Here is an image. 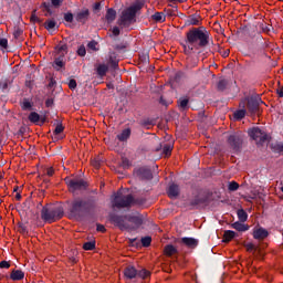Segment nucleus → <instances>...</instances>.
Listing matches in <instances>:
<instances>
[{"instance_id":"31","label":"nucleus","mask_w":283,"mask_h":283,"mask_svg":"<svg viewBox=\"0 0 283 283\" xmlns=\"http://www.w3.org/2000/svg\"><path fill=\"white\" fill-rule=\"evenodd\" d=\"M21 108L23 112H32V102L28 98H24L21 104Z\"/></svg>"},{"instance_id":"17","label":"nucleus","mask_w":283,"mask_h":283,"mask_svg":"<svg viewBox=\"0 0 283 283\" xmlns=\"http://www.w3.org/2000/svg\"><path fill=\"white\" fill-rule=\"evenodd\" d=\"M90 19V9H84L75 14V21L85 25Z\"/></svg>"},{"instance_id":"23","label":"nucleus","mask_w":283,"mask_h":283,"mask_svg":"<svg viewBox=\"0 0 283 283\" xmlns=\"http://www.w3.org/2000/svg\"><path fill=\"white\" fill-rule=\"evenodd\" d=\"M65 56V54L60 55L59 57H56L53 62V67L54 70H56L59 72V70H61V67H65V62H63V57Z\"/></svg>"},{"instance_id":"48","label":"nucleus","mask_w":283,"mask_h":283,"mask_svg":"<svg viewBox=\"0 0 283 283\" xmlns=\"http://www.w3.org/2000/svg\"><path fill=\"white\" fill-rule=\"evenodd\" d=\"M122 167H123V169H129V167H132V163L129 161V159L123 158L122 159Z\"/></svg>"},{"instance_id":"50","label":"nucleus","mask_w":283,"mask_h":283,"mask_svg":"<svg viewBox=\"0 0 283 283\" xmlns=\"http://www.w3.org/2000/svg\"><path fill=\"white\" fill-rule=\"evenodd\" d=\"M149 125H154V119H144L142 120V127H149Z\"/></svg>"},{"instance_id":"38","label":"nucleus","mask_w":283,"mask_h":283,"mask_svg":"<svg viewBox=\"0 0 283 283\" xmlns=\"http://www.w3.org/2000/svg\"><path fill=\"white\" fill-rule=\"evenodd\" d=\"M229 85V81L227 80H220L217 84V87L219 90V92H224V90H227V86Z\"/></svg>"},{"instance_id":"11","label":"nucleus","mask_w":283,"mask_h":283,"mask_svg":"<svg viewBox=\"0 0 283 283\" xmlns=\"http://www.w3.org/2000/svg\"><path fill=\"white\" fill-rule=\"evenodd\" d=\"M134 174L139 178V180H153L154 178V174L148 167L137 168L134 170Z\"/></svg>"},{"instance_id":"43","label":"nucleus","mask_w":283,"mask_h":283,"mask_svg":"<svg viewBox=\"0 0 283 283\" xmlns=\"http://www.w3.org/2000/svg\"><path fill=\"white\" fill-rule=\"evenodd\" d=\"M142 245L147 248L151 247V237H143L142 238Z\"/></svg>"},{"instance_id":"56","label":"nucleus","mask_w":283,"mask_h":283,"mask_svg":"<svg viewBox=\"0 0 283 283\" xmlns=\"http://www.w3.org/2000/svg\"><path fill=\"white\" fill-rule=\"evenodd\" d=\"M261 30H262V32H265L266 34H269V32L271 31V27H269L264 23H261Z\"/></svg>"},{"instance_id":"9","label":"nucleus","mask_w":283,"mask_h":283,"mask_svg":"<svg viewBox=\"0 0 283 283\" xmlns=\"http://www.w3.org/2000/svg\"><path fill=\"white\" fill-rule=\"evenodd\" d=\"M248 134L252 140H255L256 145H264L269 140V135L266 132L262 130L260 127H252L248 130Z\"/></svg>"},{"instance_id":"55","label":"nucleus","mask_w":283,"mask_h":283,"mask_svg":"<svg viewBox=\"0 0 283 283\" xmlns=\"http://www.w3.org/2000/svg\"><path fill=\"white\" fill-rule=\"evenodd\" d=\"M53 8H61L63 0H51Z\"/></svg>"},{"instance_id":"1","label":"nucleus","mask_w":283,"mask_h":283,"mask_svg":"<svg viewBox=\"0 0 283 283\" xmlns=\"http://www.w3.org/2000/svg\"><path fill=\"white\" fill-rule=\"evenodd\" d=\"M184 54L191 56L196 54V50L207 48L209 45V31L207 28H192L186 33V39L181 42Z\"/></svg>"},{"instance_id":"7","label":"nucleus","mask_w":283,"mask_h":283,"mask_svg":"<svg viewBox=\"0 0 283 283\" xmlns=\"http://www.w3.org/2000/svg\"><path fill=\"white\" fill-rule=\"evenodd\" d=\"M226 143L231 154H240L244 145V136L242 133H232L228 135Z\"/></svg>"},{"instance_id":"21","label":"nucleus","mask_w":283,"mask_h":283,"mask_svg":"<svg viewBox=\"0 0 283 283\" xmlns=\"http://www.w3.org/2000/svg\"><path fill=\"white\" fill-rule=\"evenodd\" d=\"M25 277V272L22 270H12L10 273V280L13 282H19Z\"/></svg>"},{"instance_id":"19","label":"nucleus","mask_w":283,"mask_h":283,"mask_svg":"<svg viewBox=\"0 0 283 283\" xmlns=\"http://www.w3.org/2000/svg\"><path fill=\"white\" fill-rule=\"evenodd\" d=\"M168 198H178L180 196V186L171 184L167 190Z\"/></svg>"},{"instance_id":"30","label":"nucleus","mask_w":283,"mask_h":283,"mask_svg":"<svg viewBox=\"0 0 283 283\" xmlns=\"http://www.w3.org/2000/svg\"><path fill=\"white\" fill-rule=\"evenodd\" d=\"M164 251H165L166 255H168V256H171V255L178 253V249H176V247H174L171 244L166 245Z\"/></svg>"},{"instance_id":"29","label":"nucleus","mask_w":283,"mask_h":283,"mask_svg":"<svg viewBox=\"0 0 283 283\" xmlns=\"http://www.w3.org/2000/svg\"><path fill=\"white\" fill-rule=\"evenodd\" d=\"M153 21H156V23H165V13L163 12H156L151 15Z\"/></svg>"},{"instance_id":"58","label":"nucleus","mask_w":283,"mask_h":283,"mask_svg":"<svg viewBox=\"0 0 283 283\" xmlns=\"http://www.w3.org/2000/svg\"><path fill=\"white\" fill-rule=\"evenodd\" d=\"M59 52H64L62 54H67V44H62L59 46Z\"/></svg>"},{"instance_id":"12","label":"nucleus","mask_w":283,"mask_h":283,"mask_svg":"<svg viewBox=\"0 0 283 283\" xmlns=\"http://www.w3.org/2000/svg\"><path fill=\"white\" fill-rule=\"evenodd\" d=\"M209 202V197L205 195V192H198L191 200H190V207H193L195 209H198V207L202 205H207Z\"/></svg>"},{"instance_id":"5","label":"nucleus","mask_w":283,"mask_h":283,"mask_svg":"<svg viewBox=\"0 0 283 283\" xmlns=\"http://www.w3.org/2000/svg\"><path fill=\"white\" fill-rule=\"evenodd\" d=\"M63 216H65V211L61 206L46 205L41 210V219L43 222H48L49 224L61 220Z\"/></svg>"},{"instance_id":"37","label":"nucleus","mask_w":283,"mask_h":283,"mask_svg":"<svg viewBox=\"0 0 283 283\" xmlns=\"http://www.w3.org/2000/svg\"><path fill=\"white\" fill-rule=\"evenodd\" d=\"M172 149H174V146H171V144H166V145H164V147H163V154H164L166 157H169V156H171Z\"/></svg>"},{"instance_id":"28","label":"nucleus","mask_w":283,"mask_h":283,"mask_svg":"<svg viewBox=\"0 0 283 283\" xmlns=\"http://www.w3.org/2000/svg\"><path fill=\"white\" fill-rule=\"evenodd\" d=\"M237 216L239 218V222H247V220H249V214L247 211H244V209H239L237 211Z\"/></svg>"},{"instance_id":"36","label":"nucleus","mask_w":283,"mask_h":283,"mask_svg":"<svg viewBox=\"0 0 283 283\" xmlns=\"http://www.w3.org/2000/svg\"><path fill=\"white\" fill-rule=\"evenodd\" d=\"M87 50H91L92 52H98V42L96 40H92L87 43Z\"/></svg>"},{"instance_id":"35","label":"nucleus","mask_w":283,"mask_h":283,"mask_svg":"<svg viewBox=\"0 0 283 283\" xmlns=\"http://www.w3.org/2000/svg\"><path fill=\"white\" fill-rule=\"evenodd\" d=\"M149 275H151V273L149 271H147V269H142V270L137 271V277H140L142 280H147V277H149Z\"/></svg>"},{"instance_id":"61","label":"nucleus","mask_w":283,"mask_h":283,"mask_svg":"<svg viewBox=\"0 0 283 283\" xmlns=\"http://www.w3.org/2000/svg\"><path fill=\"white\" fill-rule=\"evenodd\" d=\"M46 176H50V177L54 176V168H48Z\"/></svg>"},{"instance_id":"62","label":"nucleus","mask_w":283,"mask_h":283,"mask_svg":"<svg viewBox=\"0 0 283 283\" xmlns=\"http://www.w3.org/2000/svg\"><path fill=\"white\" fill-rule=\"evenodd\" d=\"M97 231H101L102 233H105L106 229L103 224H97Z\"/></svg>"},{"instance_id":"39","label":"nucleus","mask_w":283,"mask_h":283,"mask_svg":"<svg viewBox=\"0 0 283 283\" xmlns=\"http://www.w3.org/2000/svg\"><path fill=\"white\" fill-rule=\"evenodd\" d=\"M247 116V109H239L234 113L235 120H242Z\"/></svg>"},{"instance_id":"51","label":"nucleus","mask_w":283,"mask_h":283,"mask_svg":"<svg viewBox=\"0 0 283 283\" xmlns=\"http://www.w3.org/2000/svg\"><path fill=\"white\" fill-rule=\"evenodd\" d=\"M109 36H120V29L118 27H114Z\"/></svg>"},{"instance_id":"60","label":"nucleus","mask_w":283,"mask_h":283,"mask_svg":"<svg viewBox=\"0 0 283 283\" xmlns=\"http://www.w3.org/2000/svg\"><path fill=\"white\" fill-rule=\"evenodd\" d=\"M245 248H247V251H253V249H255V245H253V243H247Z\"/></svg>"},{"instance_id":"4","label":"nucleus","mask_w":283,"mask_h":283,"mask_svg":"<svg viewBox=\"0 0 283 283\" xmlns=\"http://www.w3.org/2000/svg\"><path fill=\"white\" fill-rule=\"evenodd\" d=\"M144 6L145 3L143 2H136L135 4L126 8L124 11H122V15L117 20V24L120 28H129L132 23H136V14L143 10Z\"/></svg>"},{"instance_id":"18","label":"nucleus","mask_w":283,"mask_h":283,"mask_svg":"<svg viewBox=\"0 0 283 283\" xmlns=\"http://www.w3.org/2000/svg\"><path fill=\"white\" fill-rule=\"evenodd\" d=\"M252 235L254 240H266V238H269V230L264 228H254Z\"/></svg>"},{"instance_id":"2","label":"nucleus","mask_w":283,"mask_h":283,"mask_svg":"<svg viewBox=\"0 0 283 283\" xmlns=\"http://www.w3.org/2000/svg\"><path fill=\"white\" fill-rule=\"evenodd\" d=\"M96 205H98V197L94 195L76 197L70 205L69 213L71 218L81 220V218L94 213V211H96Z\"/></svg>"},{"instance_id":"8","label":"nucleus","mask_w":283,"mask_h":283,"mask_svg":"<svg viewBox=\"0 0 283 283\" xmlns=\"http://www.w3.org/2000/svg\"><path fill=\"white\" fill-rule=\"evenodd\" d=\"M64 182L69 187V191L71 193H75V191H85L88 187L87 181L83 179H72L70 177H66L64 179Z\"/></svg>"},{"instance_id":"20","label":"nucleus","mask_w":283,"mask_h":283,"mask_svg":"<svg viewBox=\"0 0 283 283\" xmlns=\"http://www.w3.org/2000/svg\"><path fill=\"white\" fill-rule=\"evenodd\" d=\"M130 136H132V128H125L124 130H122L120 134L116 136V138L117 140H119V143H127Z\"/></svg>"},{"instance_id":"14","label":"nucleus","mask_w":283,"mask_h":283,"mask_svg":"<svg viewBox=\"0 0 283 283\" xmlns=\"http://www.w3.org/2000/svg\"><path fill=\"white\" fill-rule=\"evenodd\" d=\"M179 244H184V247H187L188 249H196L199 241L195 238L184 237L180 239Z\"/></svg>"},{"instance_id":"64","label":"nucleus","mask_w":283,"mask_h":283,"mask_svg":"<svg viewBox=\"0 0 283 283\" xmlns=\"http://www.w3.org/2000/svg\"><path fill=\"white\" fill-rule=\"evenodd\" d=\"M94 10H101V2H96L93 7Z\"/></svg>"},{"instance_id":"25","label":"nucleus","mask_w":283,"mask_h":283,"mask_svg":"<svg viewBox=\"0 0 283 283\" xmlns=\"http://www.w3.org/2000/svg\"><path fill=\"white\" fill-rule=\"evenodd\" d=\"M28 118L30 123H33V125H39V123L41 122V115H39V113L36 112H31Z\"/></svg>"},{"instance_id":"16","label":"nucleus","mask_w":283,"mask_h":283,"mask_svg":"<svg viewBox=\"0 0 283 283\" xmlns=\"http://www.w3.org/2000/svg\"><path fill=\"white\" fill-rule=\"evenodd\" d=\"M124 277L125 280H135L138 277V270L134 265H128L124 269Z\"/></svg>"},{"instance_id":"47","label":"nucleus","mask_w":283,"mask_h":283,"mask_svg":"<svg viewBox=\"0 0 283 283\" xmlns=\"http://www.w3.org/2000/svg\"><path fill=\"white\" fill-rule=\"evenodd\" d=\"M30 21H31V23H41V19L39 17H36V10L32 11Z\"/></svg>"},{"instance_id":"46","label":"nucleus","mask_w":283,"mask_h":283,"mask_svg":"<svg viewBox=\"0 0 283 283\" xmlns=\"http://www.w3.org/2000/svg\"><path fill=\"white\" fill-rule=\"evenodd\" d=\"M64 21H66V23H73L74 14L72 12L64 13Z\"/></svg>"},{"instance_id":"59","label":"nucleus","mask_w":283,"mask_h":283,"mask_svg":"<svg viewBox=\"0 0 283 283\" xmlns=\"http://www.w3.org/2000/svg\"><path fill=\"white\" fill-rule=\"evenodd\" d=\"M45 105H46V107H52V105H54V99L48 98V99L45 101Z\"/></svg>"},{"instance_id":"52","label":"nucleus","mask_w":283,"mask_h":283,"mask_svg":"<svg viewBox=\"0 0 283 283\" xmlns=\"http://www.w3.org/2000/svg\"><path fill=\"white\" fill-rule=\"evenodd\" d=\"M63 129H64L63 125H62V124H59V125L55 127L53 134H55V136H59V134H62Z\"/></svg>"},{"instance_id":"54","label":"nucleus","mask_w":283,"mask_h":283,"mask_svg":"<svg viewBox=\"0 0 283 283\" xmlns=\"http://www.w3.org/2000/svg\"><path fill=\"white\" fill-rule=\"evenodd\" d=\"M0 48H3L4 50L8 49V39L6 38L0 39Z\"/></svg>"},{"instance_id":"42","label":"nucleus","mask_w":283,"mask_h":283,"mask_svg":"<svg viewBox=\"0 0 283 283\" xmlns=\"http://www.w3.org/2000/svg\"><path fill=\"white\" fill-rule=\"evenodd\" d=\"M44 28H45V30H54V28H56V21H54V20H48V21L44 23Z\"/></svg>"},{"instance_id":"33","label":"nucleus","mask_w":283,"mask_h":283,"mask_svg":"<svg viewBox=\"0 0 283 283\" xmlns=\"http://www.w3.org/2000/svg\"><path fill=\"white\" fill-rule=\"evenodd\" d=\"M188 25H200V15H190L188 19Z\"/></svg>"},{"instance_id":"34","label":"nucleus","mask_w":283,"mask_h":283,"mask_svg":"<svg viewBox=\"0 0 283 283\" xmlns=\"http://www.w3.org/2000/svg\"><path fill=\"white\" fill-rule=\"evenodd\" d=\"M147 202L145 198H134L133 197V207H143Z\"/></svg>"},{"instance_id":"24","label":"nucleus","mask_w":283,"mask_h":283,"mask_svg":"<svg viewBox=\"0 0 283 283\" xmlns=\"http://www.w3.org/2000/svg\"><path fill=\"white\" fill-rule=\"evenodd\" d=\"M231 227L232 229H235V231H240V232L249 231V226L242 223V221H237L232 223Z\"/></svg>"},{"instance_id":"13","label":"nucleus","mask_w":283,"mask_h":283,"mask_svg":"<svg viewBox=\"0 0 283 283\" xmlns=\"http://www.w3.org/2000/svg\"><path fill=\"white\" fill-rule=\"evenodd\" d=\"M193 54L188 55V70H193V67H198V63H200V56H202V60L207 59V55L202 53V51H198L195 56Z\"/></svg>"},{"instance_id":"22","label":"nucleus","mask_w":283,"mask_h":283,"mask_svg":"<svg viewBox=\"0 0 283 283\" xmlns=\"http://www.w3.org/2000/svg\"><path fill=\"white\" fill-rule=\"evenodd\" d=\"M105 19L107 23H113V21H116V10H114V8L107 9Z\"/></svg>"},{"instance_id":"27","label":"nucleus","mask_w":283,"mask_h":283,"mask_svg":"<svg viewBox=\"0 0 283 283\" xmlns=\"http://www.w3.org/2000/svg\"><path fill=\"white\" fill-rule=\"evenodd\" d=\"M235 235H238V233H235V231L226 230L223 233V242H231V240H233V238H235Z\"/></svg>"},{"instance_id":"45","label":"nucleus","mask_w":283,"mask_h":283,"mask_svg":"<svg viewBox=\"0 0 283 283\" xmlns=\"http://www.w3.org/2000/svg\"><path fill=\"white\" fill-rule=\"evenodd\" d=\"M76 54L77 56H85V54H87V50L85 49L84 44L78 46Z\"/></svg>"},{"instance_id":"49","label":"nucleus","mask_w":283,"mask_h":283,"mask_svg":"<svg viewBox=\"0 0 283 283\" xmlns=\"http://www.w3.org/2000/svg\"><path fill=\"white\" fill-rule=\"evenodd\" d=\"M22 34H23V29H21V28H17V29L13 31V36H14V39H19Z\"/></svg>"},{"instance_id":"3","label":"nucleus","mask_w":283,"mask_h":283,"mask_svg":"<svg viewBox=\"0 0 283 283\" xmlns=\"http://www.w3.org/2000/svg\"><path fill=\"white\" fill-rule=\"evenodd\" d=\"M109 220L120 231H136L143 227V218L138 216H120L116 213L109 214Z\"/></svg>"},{"instance_id":"63","label":"nucleus","mask_w":283,"mask_h":283,"mask_svg":"<svg viewBox=\"0 0 283 283\" xmlns=\"http://www.w3.org/2000/svg\"><path fill=\"white\" fill-rule=\"evenodd\" d=\"M136 241H137V239H136V238H134V239H129V244H130V247H137V245H138V243H136Z\"/></svg>"},{"instance_id":"15","label":"nucleus","mask_w":283,"mask_h":283,"mask_svg":"<svg viewBox=\"0 0 283 283\" xmlns=\"http://www.w3.org/2000/svg\"><path fill=\"white\" fill-rule=\"evenodd\" d=\"M95 72L99 78H105L107 72H109V64L99 63L95 65Z\"/></svg>"},{"instance_id":"10","label":"nucleus","mask_w":283,"mask_h":283,"mask_svg":"<svg viewBox=\"0 0 283 283\" xmlns=\"http://www.w3.org/2000/svg\"><path fill=\"white\" fill-rule=\"evenodd\" d=\"M260 103L262 98L260 96H251L247 98V109L250 114H258L260 112Z\"/></svg>"},{"instance_id":"6","label":"nucleus","mask_w":283,"mask_h":283,"mask_svg":"<svg viewBox=\"0 0 283 283\" xmlns=\"http://www.w3.org/2000/svg\"><path fill=\"white\" fill-rule=\"evenodd\" d=\"M134 202V195H123V191H117L113 196L112 206L115 209H130Z\"/></svg>"},{"instance_id":"44","label":"nucleus","mask_w":283,"mask_h":283,"mask_svg":"<svg viewBox=\"0 0 283 283\" xmlns=\"http://www.w3.org/2000/svg\"><path fill=\"white\" fill-rule=\"evenodd\" d=\"M108 64L111 65L112 70H118V62L114 59V56H109Z\"/></svg>"},{"instance_id":"53","label":"nucleus","mask_w":283,"mask_h":283,"mask_svg":"<svg viewBox=\"0 0 283 283\" xmlns=\"http://www.w3.org/2000/svg\"><path fill=\"white\" fill-rule=\"evenodd\" d=\"M76 86H77L76 80L72 78V80L69 81V88L70 90L74 91V90H76Z\"/></svg>"},{"instance_id":"40","label":"nucleus","mask_w":283,"mask_h":283,"mask_svg":"<svg viewBox=\"0 0 283 283\" xmlns=\"http://www.w3.org/2000/svg\"><path fill=\"white\" fill-rule=\"evenodd\" d=\"M272 149L275 151V154H282L283 143L272 144Z\"/></svg>"},{"instance_id":"32","label":"nucleus","mask_w":283,"mask_h":283,"mask_svg":"<svg viewBox=\"0 0 283 283\" xmlns=\"http://www.w3.org/2000/svg\"><path fill=\"white\" fill-rule=\"evenodd\" d=\"M84 251H94L96 249V241H87L83 244Z\"/></svg>"},{"instance_id":"57","label":"nucleus","mask_w":283,"mask_h":283,"mask_svg":"<svg viewBox=\"0 0 283 283\" xmlns=\"http://www.w3.org/2000/svg\"><path fill=\"white\" fill-rule=\"evenodd\" d=\"M0 269H10V262L1 261L0 262Z\"/></svg>"},{"instance_id":"41","label":"nucleus","mask_w":283,"mask_h":283,"mask_svg":"<svg viewBox=\"0 0 283 283\" xmlns=\"http://www.w3.org/2000/svg\"><path fill=\"white\" fill-rule=\"evenodd\" d=\"M229 191H238L240 189V184L237 181H230L228 185Z\"/></svg>"},{"instance_id":"26","label":"nucleus","mask_w":283,"mask_h":283,"mask_svg":"<svg viewBox=\"0 0 283 283\" xmlns=\"http://www.w3.org/2000/svg\"><path fill=\"white\" fill-rule=\"evenodd\" d=\"M178 107L185 112L189 107V97H180L178 101Z\"/></svg>"}]
</instances>
